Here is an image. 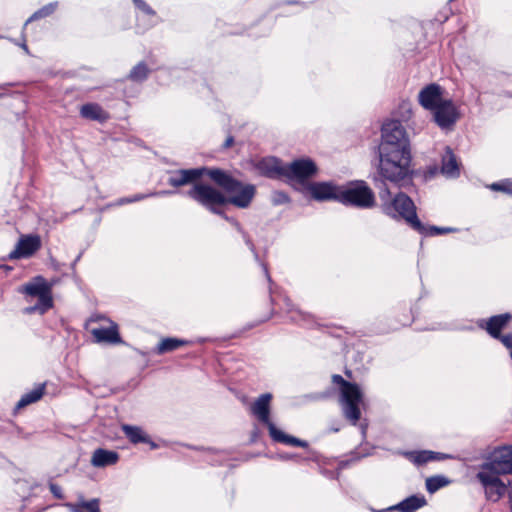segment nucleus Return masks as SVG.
I'll return each instance as SVG.
<instances>
[{
    "label": "nucleus",
    "instance_id": "obj_1",
    "mask_svg": "<svg viewBox=\"0 0 512 512\" xmlns=\"http://www.w3.org/2000/svg\"><path fill=\"white\" fill-rule=\"evenodd\" d=\"M167 184L174 188L191 185L186 196L214 215L225 220L230 205L248 208L255 195L256 186L235 178L231 172L218 167H196L167 172Z\"/></svg>",
    "mask_w": 512,
    "mask_h": 512
},
{
    "label": "nucleus",
    "instance_id": "obj_2",
    "mask_svg": "<svg viewBox=\"0 0 512 512\" xmlns=\"http://www.w3.org/2000/svg\"><path fill=\"white\" fill-rule=\"evenodd\" d=\"M378 158V172L384 180L398 186L411 180L410 140L400 120L389 119L382 124Z\"/></svg>",
    "mask_w": 512,
    "mask_h": 512
},
{
    "label": "nucleus",
    "instance_id": "obj_3",
    "mask_svg": "<svg viewBox=\"0 0 512 512\" xmlns=\"http://www.w3.org/2000/svg\"><path fill=\"white\" fill-rule=\"evenodd\" d=\"M272 394L264 393L260 395L251 406V413L259 422L266 425L269 435L274 442L282 443L288 446L308 447V442L284 433L278 429L270 420V402Z\"/></svg>",
    "mask_w": 512,
    "mask_h": 512
},
{
    "label": "nucleus",
    "instance_id": "obj_4",
    "mask_svg": "<svg viewBox=\"0 0 512 512\" xmlns=\"http://www.w3.org/2000/svg\"><path fill=\"white\" fill-rule=\"evenodd\" d=\"M332 380L341 386L340 403L344 417L352 425H356L361 417L360 405L363 403L360 387L346 381L341 375H333Z\"/></svg>",
    "mask_w": 512,
    "mask_h": 512
},
{
    "label": "nucleus",
    "instance_id": "obj_5",
    "mask_svg": "<svg viewBox=\"0 0 512 512\" xmlns=\"http://www.w3.org/2000/svg\"><path fill=\"white\" fill-rule=\"evenodd\" d=\"M339 203L368 209L375 205V195L365 181H353L340 186Z\"/></svg>",
    "mask_w": 512,
    "mask_h": 512
},
{
    "label": "nucleus",
    "instance_id": "obj_6",
    "mask_svg": "<svg viewBox=\"0 0 512 512\" xmlns=\"http://www.w3.org/2000/svg\"><path fill=\"white\" fill-rule=\"evenodd\" d=\"M20 292L38 298L35 305L25 308L24 311L27 314L35 312L44 314L53 306L52 286L42 276H37L23 285Z\"/></svg>",
    "mask_w": 512,
    "mask_h": 512
},
{
    "label": "nucleus",
    "instance_id": "obj_7",
    "mask_svg": "<svg viewBox=\"0 0 512 512\" xmlns=\"http://www.w3.org/2000/svg\"><path fill=\"white\" fill-rule=\"evenodd\" d=\"M319 168L314 160L302 157L285 165V178L301 185H308L309 180L317 176Z\"/></svg>",
    "mask_w": 512,
    "mask_h": 512
},
{
    "label": "nucleus",
    "instance_id": "obj_8",
    "mask_svg": "<svg viewBox=\"0 0 512 512\" xmlns=\"http://www.w3.org/2000/svg\"><path fill=\"white\" fill-rule=\"evenodd\" d=\"M388 214L396 220H404L407 224H423L417 215L413 200L404 193H398L391 204L386 207Z\"/></svg>",
    "mask_w": 512,
    "mask_h": 512
},
{
    "label": "nucleus",
    "instance_id": "obj_9",
    "mask_svg": "<svg viewBox=\"0 0 512 512\" xmlns=\"http://www.w3.org/2000/svg\"><path fill=\"white\" fill-rule=\"evenodd\" d=\"M498 473L480 467L476 479L484 489L485 497L491 502H498L505 494L508 487L499 478Z\"/></svg>",
    "mask_w": 512,
    "mask_h": 512
},
{
    "label": "nucleus",
    "instance_id": "obj_10",
    "mask_svg": "<svg viewBox=\"0 0 512 512\" xmlns=\"http://www.w3.org/2000/svg\"><path fill=\"white\" fill-rule=\"evenodd\" d=\"M481 467L501 475L512 474V445L494 449Z\"/></svg>",
    "mask_w": 512,
    "mask_h": 512
},
{
    "label": "nucleus",
    "instance_id": "obj_11",
    "mask_svg": "<svg viewBox=\"0 0 512 512\" xmlns=\"http://www.w3.org/2000/svg\"><path fill=\"white\" fill-rule=\"evenodd\" d=\"M432 112L434 121L442 129L452 127L459 118V112L452 100L444 99Z\"/></svg>",
    "mask_w": 512,
    "mask_h": 512
},
{
    "label": "nucleus",
    "instance_id": "obj_12",
    "mask_svg": "<svg viewBox=\"0 0 512 512\" xmlns=\"http://www.w3.org/2000/svg\"><path fill=\"white\" fill-rule=\"evenodd\" d=\"M41 248V238L38 235H21L9 259H25L34 255Z\"/></svg>",
    "mask_w": 512,
    "mask_h": 512
},
{
    "label": "nucleus",
    "instance_id": "obj_13",
    "mask_svg": "<svg viewBox=\"0 0 512 512\" xmlns=\"http://www.w3.org/2000/svg\"><path fill=\"white\" fill-rule=\"evenodd\" d=\"M311 197L319 202L337 201L339 202L340 186L333 182H312L306 185Z\"/></svg>",
    "mask_w": 512,
    "mask_h": 512
},
{
    "label": "nucleus",
    "instance_id": "obj_14",
    "mask_svg": "<svg viewBox=\"0 0 512 512\" xmlns=\"http://www.w3.org/2000/svg\"><path fill=\"white\" fill-rule=\"evenodd\" d=\"M255 168L260 173V175L266 178H285V165L283 164L282 160L277 157H264L256 163Z\"/></svg>",
    "mask_w": 512,
    "mask_h": 512
},
{
    "label": "nucleus",
    "instance_id": "obj_15",
    "mask_svg": "<svg viewBox=\"0 0 512 512\" xmlns=\"http://www.w3.org/2000/svg\"><path fill=\"white\" fill-rule=\"evenodd\" d=\"M443 89L439 84L431 83L425 86L418 95L419 103L427 110L432 111L444 99Z\"/></svg>",
    "mask_w": 512,
    "mask_h": 512
},
{
    "label": "nucleus",
    "instance_id": "obj_16",
    "mask_svg": "<svg viewBox=\"0 0 512 512\" xmlns=\"http://www.w3.org/2000/svg\"><path fill=\"white\" fill-rule=\"evenodd\" d=\"M511 318L512 316L509 313L495 315L487 320H482L480 323V327L484 328L491 337L499 339L502 336V329H504L507 326Z\"/></svg>",
    "mask_w": 512,
    "mask_h": 512
},
{
    "label": "nucleus",
    "instance_id": "obj_17",
    "mask_svg": "<svg viewBox=\"0 0 512 512\" xmlns=\"http://www.w3.org/2000/svg\"><path fill=\"white\" fill-rule=\"evenodd\" d=\"M440 172L448 178H457L460 175L459 163L449 146L445 148L442 156Z\"/></svg>",
    "mask_w": 512,
    "mask_h": 512
},
{
    "label": "nucleus",
    "instance_id": "obj_18",
    "mask_svg": "<svg viewBox=\"0 0 512 512\" xmlns=\"http://www.w3.org/2000/svg\"><path fill=\"white\" fill-rule=\"evenodd\" d=\"M122 431L133 444L147 443L150 445L151 449L158 447L141 427L125 424L122 426Z\"/></svg>",
    "mask_w": 512,
    "mask_h": 512
},
{
    "label": "nucleus",
    "instance_id": "obj_19",
    "mask_svg": "<svg viewBox=\"0 0 512 512\" xmlns=\"http://www.w3.org/2000/svg\"><path fill=\"white\" fill-rule=\"evenodd\" d=\"M119 460V454L115 451L103 448L96 449L91 457V464L94 467L102 468L114 465Z\"/></svg>",
    "mask_w": 512,
    "mask_h": 512
},
{
    "label": "nucleus",
    "instance_id": "obj_20",
    "mask_svg": "<svg viewBox=\"0 0 512 512\" xmlns=\"http://www.w3.org/2000/svg\"><path fill=\"white\" fill-rule=\"evenodd\" d=\"M93 337L97 342H105L116 344L121 342V338L118 333V328L115 323H111L110 327L107 328H94L91 331Z\"/></svg>",
    "mask_w": 512,
    "mask_h": 512
},
{
    "label": "nucleus",
    "instance_id": "obj_21",
    "mask_svg": "<svg viewBox=\"0 0 512 512\" xmlns=\"http://www.w3.org/2000/svg\"><path fill=\"white\" fill-rule=\"evenodd\" d=\"M81 117L89 120H94L98 122H105L109 115L103 108L97 103H87L81 106L80 109Z\"/></svg>",
    "mask_w": 512,
    "mask_h": 512
},
{
    "label": "nucleus",
    "instance_id": "obj_22",
    "mask_svg": "<svg viewBox=\"0 0 512 512\" xmlns=\"http://www.w3.org/2000/svg\"><path fill=\"white\" fill-rule=\"evenodd\" d=\"M425 504L426 499L424 496L412 495L390 509H396L401 512H415Z\"/></svg>",
    "mask_w": 512,
    "mask_h": 512
},
{
    "label": "nucleus",
    "instance_id": "obj_23",
    "mask_svg": "<svg viewBox=\"0 0 512 512\" xmlns=\"http://www.w3.org/2000/svg\"><path fill=\"white\" fill-rule=\"evenodd\" d=\"M422 237H435L458 231L453 226H412Z\"/></svg>",
    "mask_w": 512,
    "mask_h": 512
},
{
    "label": "nucleus",
    "instance_id": "obj_24",
    "mask_svg": "<svg viewBox=\"0 0 512 512\" xmlns=\"http://www.w3.org/2000/svg\"><path fill=\"white\" fill-rule=\"evenodd\" d=\"M45 384H39L36 388L30 392L24 394L18 401L16 408L20 409L29 404L35 403L40 400L44 394Z\"/></svg>",
    "mask_w": 512,
    "mask_h": 512
},
{
    "label": "nucleus",
    "instance_id": "obj_25",
    "mask_svg": "<svg viewBox=\"0 0 512 512\" xmlns=\"http://www.w3.org/2000/svg\"><path fill=\"white\" fill-rule=\"evenodd\" d=\"M66 506L71 512H101L98 499L80 501L78 503H67Z\"/></svg>",
    "mask_w": 512,
    "mask_h": 512
},
{
    "label": "nucleus",
    "instance_id": "obj_26",
    "mask_svg": "<svg viewBox=\"0 0 512 512\" xmlns=\"http://www.w3.org/2000/svg\"><path fill=\"white\" fill-rule=\"evenodd\" d=\"M188 342L177 338H164L162 339L156 348L157 354H164L167 352L174 351L179 347L186 345Z\"/></svg>",
    "mask_w": 512,
    "mask_h": 512
},
{
    "label": "nucleus",
    "instance_id": "obj_27",
    "mask_svg": "<svg viewBox=\"0 0 512 512\" xmlns=\"http://www.w3.org/2000/svg\"><path fill=\"white\" fill-rule=\"evenodd\" d=\"M150 74V69L144 61L136 64L129 72L127 78L133 82H143Z\"/></svg>",
    "mask_w": 512,
    "mask_h": 512
},
{
    "label": "nucleus",
    "instance_id": "obj_28",
    "mask_svg": "<svg viewBox=\"0 0 512 512\" xmlns=\"http://www.w3.org/2000/svg\"><path fill=\"white\" fill-rule=\"evenodd\" d=\"M407 455L409 459L416 465H423L430 461L440 459L439 454L432 451L410 452Z\"/></svg>",
    "mask_w": 512,
    "mask_h": 512
},
{
    "label": "nucleus",
    "instance_id": "obj_29",
    "mask_svg": "<svg viewBox=\"0 0 512 512\" xmlns=\"http://www.w3.org/2000/svg\"><path fill=\"white\" fill-rule=\"evenodd\" d=\"M411 116H412L411 103L408 101H403L399 104L397 110L393 113L392 119L400 120L401 124H403V122L409 121Z\"/></svg>",
    "mask_w": 512,
    "mask_h": 512
},
{
    "label": "nucleus",
    "instance_id": "obj_30",
    "mask_svg": "<svg viewBox=\"0 0 512 512\" xmlns=\"http://www.w3.org/2000/svg\"><path fill=\"white\" fill-rule=\"evenodd\" d=\"M57 5L58 3L57 2H52V3H49L45 6H43L42 8H40L39 10L35 11L28 19L27 21L25 22V25H28L30 22L32 21H35V20H39L41 18H45L47 16H50L51 14L54 13V11L56 10L57 8Z\"/></svg>",
    "mask_w": 512,
    "mask_h": 512
},
{
    "label": "nucleus",
    "instance_id": "obj_31",
    "mask_svg": "<svg viewBox=\"0 0 512 512\" xmlns=\"http://www.w3.org/2000/svg\"><path fill=\"white\" fill-rule=\"evenodd\" d=\"M449 481L444 476H432L426 479V490L429 493H435L440 488L448 485Z\"/></svg>",
    "mask_w": 512,
    "mask_h": 512
},
{
    "label": "nucleus",
    "instance_id": "obj_32",
    "mask_svg": "<svg viewBox=\"0 0 512 512\" xmlns=\"http://www.w3.org/2000/svg\"><path fill=\"white\" fill-rule=\"evenodd\" d=\"M490 188L494 191H500L512 197V179H505L500 182L493 183Z\"/></svg>",
    "mask_w": 512,
    "mask_h": 512
},
{
    "label": "nucleus",
    "instance_id": "obj_33",
    "mask_svg": "<svg viewBox=\"0 0 512 512\" xmlns=\"http://www.w3.org/2000/svg\"><path fill=\"white\" fill-rule=\"evenodd\" d=\"M285 303H286L287 313L291 314V319L293 321L306 320V317L308 315L303 313L302 311L296 309L289 299H286Z\"/></svg>",
    "mask_w": 512,
    "mask_h": 512
},
{
    "label": "nucleus",
    "instance_id": "obj_34",
    "mask_svg": "<svg viewBox=\"0 0 512 512\" xmlns=\"http://www.w3.org/2000/svg\"><path fill=\"white\" fill-rule=\"evenodd\" d=\"M147 197H148V195H146V194L138 193L131 197L119 198L118 200H116L115 205L121 206V205H125V204H130V203L144 200Z\"/></svg>",
    "mask_w": 512,
    "mask_h": 512
},
{
    "label": "nucleus",
    "instance_id": "obj_35",
    "mask_svg": "<svg viewBox=\"0 0 512 512\" xmlns=\"http://www.w3.org/2000/svg\"><path fill=\"white\" fill-rule=\"evenodd\" d=\"M134 5L147 15L154 16L156 14V12L144 0H135Z\"/></svg>",
    "mask_w": 512,
    "mask_h": 512
},
{
    "label": "nucleus",
    "instance_id": "obj_36",
    "mask_svg": "<svg viewBox=\"0 0 512 512\" xmlns=\"http://www.w3.org/2000/svg\"><path fill=\"white\" fill-rule=\"evenodd\" d=\"M273 201L275 204H284L289 202V196L282 191H278L274 193Z\"/></svg>",
    "mask_w": 512,
    "mask_h": 512
},
{
    "label": "nucleus",
    "instance_id": "obj_37",
    "mask_svg": "<svg viewBox=\"0 0 512 512\" xmlns=\"http://www.w3.org/2000/svg\"><path fill=\"white\" fill-rule=\"evenodd\" d=\"M49 489H50V492L53 494V496L57 499H63L64 498V495H63V492H62V489L59 485L55 484V483H49Z\"/></svg>",
    "mask_w": 512,
    "mask_h": 512
},
{
    "label": "nucleus",
    "instance_id": "obj_38",
    "mask_svg": "<svg viewBox=\"0 0 512 512\" xmlns=\"http://www.w3.org/2000/svg\"><path fill=\"white\" fill-rule=\"evenodd\" d=\"M499 340L503 343V345L509 349L510 356L512 358V333H509L507 335L501 336Z\"/></svg>",
    "mask_w": 512,
    "mask_h": 512
},
{
    "label": "nucleus",
    "instance_id": "obj_39",
    "mask_svg": "<svg viewBox=\"0 0 512 512\" xmlns=\"http://www.w3.org/2000/svg\"><path fill=\"white\" fill-rule=\"evenodd\" d=\"M439 172V168L437 165H431L427 167L425 172V178H432Z\"/></svg>",
    "mask_w": 512,
    "mask_h": 512
},
{
    "label": "nucleus",
    "instance_id": "obj_40",
    "mask_svg": "<svg viewBox=\"0 0 512 512\" xmlns=\"http://www.w3.org/2000/svg\"><path fill=\"white\" fill-rule=\"evenodd\" d=\"M260 265L262 266L263 272L265 274V277H266L267 281L270 284L269 290L271 291V285H272L273 282H272L271 276H270L269 271H268V266H267L266 263H263V262H260Z\"/></svg>",
    "mask_w": 512,
    "mask_h": 512
},
{
    "label": "nucleus",
    "instance_id": "obj_41",
    "mask_svg": "<svg viewBox=\"0 0 512 512\" xmlns=\"http://www.w3.org/2000/svg\"><path fill=\"white\" fill-rule=\"evenodd\" d=\"M506 493H507L508 499H509V508L512 511V483L509 484Z\"/></svg>",
    "mask_w": 512,
    "mask_h": 512
},
{
    "label": "nucleus",
    "instance_id": "obj_42",
    "mask_svg": "<svg viewBox=\"0 0 512 512\" xmlns=\"http://www.w3.org/2000/svg\"><path fill=\"white\" fill-rule=\"evenodd\" d=\"M234 143V138L233 136H229L225 142L223 143V148L224 149H228L232 146V144Z\"/></svg>",
    "mask_w": 512,
    "mask_h": 512
},
{
    "label": "nucleus",
    "instance_id": "obj_43",
    "mask_svg": "<svg viewBox=\"0 0 512 512\" xmlns=\"http://www.w3.org/2000/svg\"><path fill=\"white\" fill-rule=\"evenodd\" d=\"M280 457H281V459H284V460H290L294 456L292 454H284V455H281Z\"/></svg>",
    "mask_w": 512,
    "mask_h": 512
},
{
    "label": "nucleus",
    "instance_id": "obj_44",
    "mask_svg": "<svg viewBox=\"0 0 512 512\" xmlns=\"http://www.w3.org/2000/svg\"><path fill=\"white\" fill-rule=\"evenodd\" d=\"M366 428H367V426L361 425V432H362V435L364 437H365V434H366Z\"/></svg>",
    "mask_w": 512,
    "mask_h": 512
},
{
    "label": "nucleus",
    "instance_id": "obj_45",
    "mask_svg": "<svg viewBox=\"0 0 512 512\" xmlns=\"http://www.w3.org/2000/svg\"><path fill=\"white\" fill-rule=\"evenodd\" d=\"M22 49H24L26 52H28V47H27V45L25 43L22 44Z\"/></svg>",
    "mask_w": 512,
    "mask_h": 512
},
{
    "label": "nucleus",
    "instance_id": "obj_46",
    "mask_svg": "<svg viewBox=\"0 0 512 512\" xmlns=\"http://www.w3.org/2000/svg\"><path fill=\"white\" fill-rule=\"evenodd\" d=\"M250 248H251V250H252V251H254V246H253V244H250Z\"/></svg>",
    "mask_w": 512,
    "mask_h": 512
},
{
    "label": "nucleus",
    "instance_id": "obj_47",
    "mask_svg": "<svg viewBox=\"0 0 512 512\" xmlns=\"http://www.w3.org/2000/svg\"><path fill=\"white\" fill-rule=\"evenodd\" d=\"M132 1H133V3H135V0H132Z\"/></svg>",
    "mask_w": 512,
    "mask_h": 512
}]
</instances>
